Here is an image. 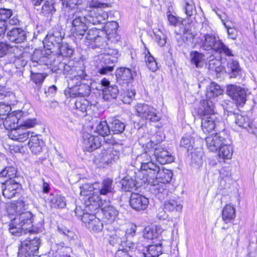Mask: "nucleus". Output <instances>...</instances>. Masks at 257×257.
I'll use <instances>...</instances> for the list:
<instances>
[{
    "label": "nucleus",
    "instance_id": "nucleus-1",
    "mask_svg": "<svg viewBox=\"0 0 257 257\" xmlns=\"http://www.w3.org/2000/svg\"><path fill=\"white\" fill-rule=\"evenodd\" d=\"M31 60L33 63L47 66L53 72L60 73L62 71L72 82L75 81H87L90 79L85 71L83 64L75 63L72 60L69 61L67 63L56 60L55 56L50 49L42 51L36 50L32 55Z\"/></svg>",
    "mask_w": 257,
    "mask_h": 257
},
{
    "label": "nucleus",
    "instance_id": "nucleus-2",
    "mask_svg": "<svg viewBox=\"0 0 257 257\" xmlns=\"http://www.w3.org/2000/svg\"><path fill=\"white\" fill-rule=\"evenodd\" d=\"M87 209L91 212H96L99 208L101 209L103 218L109 223L112 222L118 218L119 212L112 206L109 199H103L98 194L91 195L88 197Z\"/></svg>",
    "mask_w": 257,
    "mask_h": 257
},
{
    "label": "nucleus",
    "instance_id": "nucleus-3",
    "mask_svg": "<svg viewBox=\"0 0 257 257\" xmlns=\"http://www.w3.org/2000/svg\"><path fill=\"white\" fill-rule=\"evenodd\" d=\"M19 120L20 119L16 114L9 113L5 118L3 124L6 130L10 131L9 133L10 139L23 142L29 138L30 132L23 126H18Z\"/></svg>",
    "mask_w": 257,
    "mask_h": 257
},
{
    "label": "nucleus",
    "instance_id": "nucleus-4",
    "mask_svg": "<svg viewBox=\"0 0 257 257\" xmlns=\"http://www.w3.org/2000/svg\"><path fill=\"white\" fill-rule=\"evenodd\" d=\"M68 19L72 24L71 32L73 35L82 37L88 28L86 16H81L75 11L69 14Z\"/></svg>",
    "mask_w": 257,
    "mask_h": 257
},
{
    "label": "nucleus",
    "instance_id": "nucleus-5",
    "mask_svg": "<svg viewBox=\"0 0 257 257\" xmlns=\"http://www.w3.org/2000/svg\"><path fill=\"white\" fill-rule=\"evenodd\" d=\"M40 243L39 238L31 235L28 238L21 241V245L19 248L18 256L19 257H31L37 255Z\"/></svg>",
    "mask_w": 257,
    "mask_h": 257
},
{
    "label": "nucleus",
    "instance_id": "nucleus-6",
    "mask_svg": "<svg viewBox=\"0 0 257 257\" xmlns=\"http://www.w3.org/2000/svg\"><path fill=\"white\" fill-rule=\"evenodd\" d=\"M137 115L142 119L150 122H158L161 118L159 111L154 107L146 103H138L135 106Z\"/></svg>",
    "mask_w": 257,
    "mask_h": 257
},
{
    "label": "nucleus",
    "instance_id": "nucleus-7",
    "mask_svg": "<svg viewBox=\"0 0 257 257\" xmlns=\"http://www.w3.org/2000/svg\"><path fill=\"white\" fill-rule=\"evenodd\" d=\"M201 129L204 134L213 130L220 132L225 130L224 122L216 115L205 116L201 119Z\"/></svg>",
    "mask_w": 257,
    "mask_h": 257
},
{
    "label": "nucleus",
    "instance_id": "nucleus-8",
    "mask_svg": "<svg viewBox=\"0 0 257 257\" xmlns=\"http://www.w3.org/2000/svg\"><path fill=\"white\" fill-rule=\"evenodd\" d=\"M226 92L236 103L237 105H243L246 100V92L245 88L234 84L227 86Z\"/></svg>",
    "mask_w": 257,
    "mask_h": 257
},
{
    "label": "nucleus",
    "instance_id": "nucleus-9",
    "mask_svg": "<svg viewBox=\"0 0 257 257\" xmlns=\"http://www.w3.org/2000/svg\"><path fill=\"white\" fill-rule=\"evenodd\" d=\"M131 207L137 211L146 210L149 203L148 198L139 193H132L129 201Z\"/></svg>",
    "mask_w": 257,
    "mask_h": 257
},
{
    "label": "nucleus",
    "instance_id": "nucleus-10",
    "mask_svg": "<svg viewBox=\"0 0 257 257\" xmlns=\"http://www.w3.org/2000/svg\"><path fill=\"white\" fill-rule=\"evenodd\" d=\"M91 104L85 98H78L74 101H71L70 107L74 113L80 116H84L87 114V111L90 109Z\"/></svg>",
    "mask_w": 257,
    "mask_h": 257
},
{
    "label": "nucleus",
    "instance_id": "nucleus-11",
    "mask_svg": "<svg viewBox=\"0 0 257 257\" xmlns=\"http://www.w3.org/2000/svg\"><path fill=\"white\" fill-rule=\"evenodd\" d=\"M95 212H91V214L84 215L83 222L90 231L98 232L102 230L103 226L100 220L95 215Z\"/></svg>",
    "mask_w": 257,
    "mask_h": 257
},
{
    "label": "nucleus",
    "instance_id": "nucleus-12",
    "mask_svg": "<svg viewBox=\"0 0 257 257\" xmlns=\"http://www.w3.org/2000/svg\"><path fill=\"white\" fill-rule=\"evenodd\" d=\"M101 145V141L99 137L88 133L83 134L82 147L86 151L92 152L100 148Z\"/></svg>",
    "mask_w": 257,
    "mask_h": 257
},
{
    "label": "nucleus",
    "instance_id": "nucleus-13",
    "mask_svg": "<svg viewBox=\"0 0 257 257\" xmlns=\"http://www.w3.org/2000/svg\"><path fill=\"white\" fill-rule=\"evenodd\" d=\"M89 13L86 16L88 24L97 25L99 24H104L108 16L107 13L102 9H96L95 10H88Z\"/></svg>",
    "mask_w": 257,
    "mask_h": 257
},
{
    "label": "nucleus",
    "instance_id": "nucleus-14",
    "mask_svg": "<svg viewBox=\"0 0 257 257\" xmlns=\"http://www.w3.org/2000/svg\"><path fill=\"white\" fill-rule=\"evenodd\" d=\"M98 188H96V191L94 192V194L96 193H99L100 197L107 196L110 197L112 196L114 192V186L113 185V181L110 178H106L104 179L101 183L98 184ZM93 195V194H92Z\"/></svg>",
    "mask_w": 257,
    "mask_h": 257
},
{
    "label": "nucleus",
    "instance_id": "nucleus-15",
    "mask_svg": "<svg viewBox=\"0 0 257 257\" xmlns=\"http://www.w3.org/2000/svg\"><path fill=\"white\" fill-rule=\"evenodd\" d=\"M103 98L106 101L115 99L118 94L117 86L115 85H110V82L106 78L101 80Z\"/></svg>",
    "mask_w": 257,
    "mask_h": 257
},
{
    "label": "nucleus",
    "instance_id": "nucleus-16",
    "mask_svg": "<svg viewBox=\"0 0 257 257\" xmlns=\"http://www.w3.org/2000/svg\"><path fill=\"white\" fill-rule=\"evenodd\" d=\"M19 180H5L2 183L3 194L5 197L11 199L14 197L17 193V190L20 187Z\"/></svg>",
    "mask_w": 257,
    "mask_h": 257
},
{
    "label": "nucleus",
    "instance_id": "nucleus-17",
    "mask_svg": "<svg viewBox=\"0 0 257 257\" xmlns=\"http://www.w3.org/2000/svg\"><path fill=\"white\" fill-rule=\"evenodd\" d=\"M144 166L141 168L142 174L144 175V182L147 183L153 182L152 179H155V175L158 170H159L160 167L154 161H151L150 162L144 163Z\"/></svg>",
    "mask_w": 257,
    "mask_h": 257
},
{
    "label": "nucleus",
    "instance_id": "nucleus-18",
    "mask_svg": "<svg viewBox=\"0 0 257 257\" xmlns=\"http://www.w3.org/2000/svg\"><path fill=\"white\" fill-rule=\"evenodd\" d=\"M110 128L109 125H108L106 121H101L96 126L95 132L100 136L103 137L104 141L107 144L112 145L119 144V140H116L112 136L110 137V138H108L110 133Z\"/></svg>",
    "mask_w": 257,
    "mask_h": 257
},
{
    "label": "nucleus",
    "instance_id": "nucleus-19",
    "mask_svg": "<svg viewBox=\"0 0 257 257\" xmlns=\"http://www.w3.org/2000/svg\"><path fill=\"white\" fill-rule=\"evenodd\" d=\"M101 67L98 68V72L102 75L107 74L113 70L114 64L117 62V58L109 55H104L101 58Z\"/></svg>",
    "mask_w": 257,
    "mask_h": 257
},
{
    "label": "nucleus",
    "instance_id": "nucleus-20",
    "mask_svg": "<svg viewBox=\"0 0 257 257\" xmlns=\"http://www.w3.org/2000/svg\"><path fill=\"white\" fill-rule=\"evenodd\" d=\"M197 113L198 115L203 116L215 115L216 111L214 101L208 98L200 101Z\"/></svg>",
    "mask_w": 257,
    "mask_h": 257
},
{
    "label": "nucleus",
    "instance_id": "nucleus-21",
    "mask_svg": "<svg viewBox=\"0 0 257 257\" xmlns=\"http://www.w3.org/2000/svg\"><path fill=\"white\" fill-rule=\"evenodd\" d=\"M140 244H138L136 248L141 251V257H158L162 253V247L161 243L143 246L142 249H140Z\"/></svg>",
    "mask_w": 257,
    "mask_h": 257
},
{
    "label": "nucleus",
    "instance_id": "nucleus-22",
    "mask_svg": "<svg viewBox=\"0 0 257 257\" xmlns=\"http://www.w3.org/2000/svg\"><path fill=\"white\" fill-rule=\"evenodd\" d=\"M220 41L219 38L215 35L206 34L203 36L201 39L202 45L201 47L206 51L213 50L215 51Z\"/></svg>",
    "mask_w": 257,
    "mask_h": 257
},
{
    "label": "nucleus",
    "instance_id": "nucleus-23",
    "mask_svg": "<svg viewBox=\"0 0 257 257\" xmlns=\"http://www.w3.org/2000/svg\"><path fill=\"white\" fill-rule=\"evenodd\" d=\"M100 32V29L92 28L89 29L87 33L85 38L87 40L89 41L90 43H94V44H92L91 46L93 48L102 47L105 43L104 39L99 36Z\"/></svg>",
    "mask_w": 257,
    "mask_h": 257
},
{
    "label": "nucleus",
    "instance_id": "nucleus-24",
    "mask_svg": "<svg viewBox=\"0 0 257 257\" xmlns=\"http://www.w3.org/2000/svg\"><path fill=\"white\" fill-rule=\"evenodd\" d=\"M206 146L211 152L216 151L222 144L225 141L220 133H216L209 135L205 138Z\"/></svg>",
    "mask_w": 257,
    "mask_h": 257
},
{
    "label": "nucleus",
    "instance_id": "nucleus-25",
    "mask_svg": "<svg viewBox=\"0 0 257 257\" xmlns=\"http://www.w3.org/2000/svg\"><path fill=\"white\" fill-rule=\"evenodd\" d=\"M15 223H19L23 228H27V232L29 233L31 230L33 222L32 214L28 211L16 214V217L13 219Z\"/></svg>",
    "mask_w": 257,
    "mask_h": 257
},
{
    "label": "nucleus",
    "instance_id": "nucleus-26",
    "mask_svg": "<svg viewBox=\"0 0 257 257\" xmlns=\"http://www.w3.org/2000/svg\"><path fill=\"white\" fill-rule=\"evenodd\" d=\"M154 156L156 160L162 165L172 163L174 161L173 156L160 146L154 148Z\"/></svg>",
    "mask_w": 257,
    "mask_h": 257
},
{
    "label": "nucleus",
    "instance_id": "nucleus-27",
    "mask_svg": "<svg viewBox=\"0 0 257 257\" xmlns=\"http://www.w3.org/2000/svg\"><path fill=\"white\" fill-rule=\"evenodd\" d=\"M9 40L15 43H21L26 40V32L19 28H14L8 31L7 34Z\"/></svg>",
    "mask_w": 257,
    "mask_h": 257
},
{
    "label": "nucleus",
    "instance_id": "nucleus-28",
    "mask_svg": "<svg viewBox=\"0 0 257 257\" xmlns=\"http://www.w3.org/2000/svg\"><path fill=\"white\" fill-rule=\"evenodd\" d=\"M45 202L51 209L64 208L66 205L65 197L58 194H51Z\"/></svg>",
    "mask_w": 257,
    "mask_h": 257
},
{
    "label": "nucleus",
    "instance_id": "nucleus-29",
    "mask_svg": "<svg viewBox=\"0 0 257 257\" xmlns=\"http://www.w3.org/2000/svg\"><path fill=\"white\" fill-rule=\"evenodd\" d=\"M153 182H149L150 184V190L152 194H154L159 199L161 200L164 198L167 192L166 185L161 182H156L155 179H152Z\"/></svg>",
    "mask_w": 257,
    "mask_h": 257
},
{
    "label": "nucleus",
    "instance_id": "nucleus-30",
    "mask_svg": "<svg viewBox=\"0 0 257 257\" xmlns=\"http://www.w3.org/2000/svg\"><path fill=\"white\" fill-rule=\"evenodd\" d=\"M126 240L127 237L125 236V233L122 231H118L116 234L110 236L109 238V243L112 246L118 247V249L119 247L124 250L127 249L124 247Z\"/></svg>",
    "mask_w": 257,
    "mask_h": 257
},
{
    "label": "nucleus",
    "instance_id": "nucleus-31",
    "mask_svg": "<svg viewBox=\"0 0 257 257\" xmlns=\"http://www.w3.org/2000/svg\"><path fill=\"white\" fill-rule=\"evenodd\" d=\"M165 209L170 213L179 215L181 212L183 205L178 199H170L164 203Z\"/></svg>",
    "mask_w": 257,
    "mask_h": 257
},
{
    "label": "nucleus",
    "instance_id": "nucleus-32",
    "mask_svg": "<svg viewBox=\"0 0 257 257\" xmlns=\"http://www.w3.org/2000/svg\"><path fill=\"white\" fill-rule=\"evenodd\" d=\"M33 132H30V135L31 134V136L28 143V146L33 154H38L42 152L44 142L37 135L33 136Z\"/></svg>",
    "mask_w": 257,
    "mask_h": 257
},
{
    "label": "nucleus",
    "instance_id": "nucleus-33",
    "mask_svg": "<svg viewBox=\"0 0 257 257\" xmlns=\"http://www.w3.org/2000/svg\"><path fill=\"white\" fill-rule=\"evenodd\" d=\"M17 169L13 166H7L0 172V182L5 180H19Z\"/></svg>",
    "mask_w": 257,
    "mask_h": 257
},
{
    "label": "nucleus",
    "instance_id": "nucleus-34",
    "mask_svg": "<svg viewBox=\"0 0 257 257\" xmlns=\"http://www.w3.org/2000/svg\"><path fill=\"white\" fill-rule=\"evenodd\" d=\"M155 177L156 182H161L166 184L169 182L172 179L173 173L170 170L166 169L163 167L159 168Z\"/></svg>",
    "mask_w": 257,
    "mask_h": 257
},
{
    "label": "nucleus",
    "instance_id": "nucleus-35",
    "mask_svg": "<svg viewBox=\"0 0 257 257\" xmlns=\"http://www.w3.org/2000/svg\"><path fill=\"white\" fill-rule=\"evenodd\" d=\"M16 62V58L14 54L8 56V58H3L0 59V66L3 69L9 74L13 72L15 69L13 63Z\"/></svg>",
    "mask_w": 257,
    "mask_h": 257
},
{
    "label": "nucleus",
    "instance_id": "nucleus-36",
    "mask_svg": "<svg viewBox=\"0 0 257 257\" xmlns=\"http://www.w3.org/2000/svg\"><path fill=\"white\" fill-rule=\"evenodd\" d=\"M190 63L197 68H202L205 61V56L197 51H191L190 53Z\"/></svg>",
    "mask_w": 257,
    "mask_h": 257
},
{
    "label": "nucleus",
    "instance_id": "nucleus-37",
    "mask_svg": "<svg viewBox=\"0 0 257 257\" xmlns=\"http://www.w3.org/2000/svg\"><path fill=\"white\" fill-rule=\"evenodd\" d=\"M117 81H122L123 83H128L133 79V74L131 70L127 68H120L116 71Z\"/></svg>",
    "mask_w": 257,
    "mask_h": 257
},
{
    "label": "nucleus",
    "instance_id": "nucleus-38",
    "mask_svg": "<svg viewBox=\"0 0 257 257\" xmlns=\"http://www.w3.org/2000/svg\"><path fill=\"white\" fill-rule=\"evenodd\" d=\"M226 69L230 77L235 78L241 75V68L238 62L236 60L232 59L228 61L227 63Z\"/></svg>",
    "mask_w": 257,
    "mask_h": 257
},
{
    "label": "nucleus",
    "instance_id": "nucleus-39",
    "mask_svg": "<svg viewBox=\"0 0 257 257\" xmlns=\"http://www.w3.org/2000/svg\"><path fill=\"white\" fill-rule=\"evenodd\" d=\"M64 35L58 30H54L49 33L45 38V41L51 43L53 46H59L61 43Z\"/></svg>",
    "mask_w": 257,
    "mask_h": 257
},
{
    "label": "nucleus",
    "instance_id": "nucleus-40",
    "mask_svg": "<svg viewBox=\"0 0 257 257\" xmlns=\"http://www.w3.org/2000/svg\"><path fill=\"white\" fill-rule=\"evenodd\" d=\"M223 92V90L221 89L220 86L214 82H212L207 88L206 95V98L212 100L221 95Z\"/></svg>",
    "mask_w": 257,
    "mask_h": 257
},
{
    "label": "nucleus",
    "instance_id": "nucleus-41",
    "mask_svg": "<svg viewBox=\"0 0 257 257\" xmlns=\"http://www.w3.org/2000/svg\"><path fill=\"white\" fill-rule=\"evenodd\" d=\"M235 217V210L231 205H226L222 210V217L225 223L230 222Z\"/></svg>",
    "mask_w": 257,
    "mask_h": 257
},
{
    "label": "nucleus",
    "instance_id": "nucleus-42",
    "mask_svg": "<svg viewBox=\"0 0 257 257\" xmlns=\"http://www.w3.org/2000/svg\"><path fill=\"white\" fill-rule=\"evenodd\" d=\"M144 151V153L139 155L137 157V160L141 164V167L144 166V163L148 164L152 161L151 155H154V147L150 148V147L146 146Z\"/></svg>",
    "mask_w": 257,
    "mask_h": 257
},
{
    "label": "nucleus",
    "instance_id": "nucleus-43",
    "mask_svg": "<svg viewBox=\"0 0 257 257\" xmlns=\"http://www.w3.org/2000/svg\"><path fill=\"white\" fill-rule=\"evenodd\" d=\"M227 115L232 116L235 119V123L239 127H242L243 128L250 127V123L248 117L243 116L238 113H235L232 111L228 112Z\"/></svg>",
    "mask_w": 257,
    "mask_h": 257
},
{
    "label": "nucleus",
    "instance_id": "nucleus-44",
    "mask_svg": "<svg viewBox=\"0 0 257 257\" xmlns=\"http://www.w3.org/2000/svg\"><path fill=\"white\" fill-rule=\"evenodd\" d=\"M102 154L103 160L107 164L111 163L118 159V153L112 148L104 150Z\"/></svg>",
    "mask_w": 257,
    "mask_h": 257
},
{
    "label": "nucleus",
    "instance_id": "nucleus-45",
    "mask_svg": "<svg viewBox=\"0 0 257 257\" xmlns=\"http://www.w3.org/2000/svg\"><path fill=\"white\" fill-rule=\"evenodd\" d=\"M9 229L10 232L15 236H21L23 234L27 235L28 233L27 232V228H23L22 225H20L19 223H14L13 220H11Z\"/></svg>",
    "mask_w": 257,
    "mask_h": 257
},
{
    "label": "nucleus",
    "instance_id": "nucleus-46",
    "mask_svg": "<svg viewBox=\"0 0 257 257\" xmlns=\"http://www.w3.org/2000/svg\"><path fill=\"white\" fill-rule=\"evenodd\" d=\"M225 142L223 141V144L219 148L218 156L224 160L230 159L233 154V148L231 146L225 144Z\"/></svg>",
    "mask_w": 257,
    "mask_h": 257
},
{
    "label": "nucleus",
    "instance_id": "nucleus-47",
    "mask_svg": "<svg viewBox=\"0 0 257 257\" xmlns=\"http://www.w3.org/2000/svg\"><path fill=\"white\" fill-rule=\"evenodd\" d=\"M110 132L114 134H121L124 131L125 124L122 121L117 119H112L110 122Z\"/></svg>",
    "mask_w": 257,
    "mask_h": 257
},
{
    "label": "nucleus",
    "instance_id": "nucleus-48",
    "mask_svg": "<svg viewBox=\"0 0 257 257\" xmlns=\"http://www.w3.org/2000/svg\"><path fill=\"white\" fill-rule=\"evenodd\" d=\"M17 48L15 46H11L10 44L6 42H0V57L3 58L6 56V59L8 58V56L12 54V52H14L15 49Z\"/></svg>",
    "mask_w": 257,
    "mask_h": 257
},
{
    "label": "nucleus",
    "instance_id": "nucleus-49",
    "mask_svg": "<svg viewBox=\"0 0 257 257\" xmlns=\"http://www.w3.org/2000/svg\"><path fill=\"white\" fill-rule=\"evenodd\" d=\"M121 188L125 191H132L135 190L136 184L135 181L130 177L123 178L121 181Z\"/></svg>",
    "mask_w": 257,
    "mask_h": 257
},
{
    "label": "nucleus",
    "instance_id": "nucleus-50",
    "mask_svg": "<svg viewBox=\"0 0 257 257\" xmlns=\"http://www.w3.org/2000/svg\"><path fill=\"white\" fill-rule=\"evenodd\" d=\"M55 11L54 3L46 1L42 6L41 13L44 16L49 17L52 16Z\"/></svg>",
    "mask_w": 257,
    "mask_h": 257
},
{
    "label": "nucleus",
    "instance_id": "nucleus-51",
    "mask_svg": "<svg viewBox=\"0 0 257 257\" xmlns=\"http://www.w3.org/2000/svg\"><path fill=\"white\" fill-rule=\"evenodd\" d=\"M28 205L29 203L24 198H22L16 201L14 205L16 214H20L23 212H26L25 210L28 209Z\"/></svg>",
    "mask_w": 257,
    "mask_h": 257
},
{
    "label": "nucleus",
    "instance_id": "nucleus-52",
    "mask_svg": "<svg viewBox=\"0 0 257 257\" xmlns=\"http://www.w3.org/2000/svg\"><path fill=\"white\" fill-rule=\"evenodd\" d=\"M73 52L72 47L67 43H62L59 46V55L62 57H70Z\"/></svg>",
    "mask_w": 257,
    "mask_h": 257
},
{
    "label": "nucleus",
    "instance_id": "nucleus-53",
    "mask_svg": "<svg viewBox=\"0 0 257 257\" xmlns=\"http://www.w3.org/2000/svg\"><path fill=\"white\" fill-rule=\"evenodd\" d=\"M81 81L80 84L77 83L78 91V96L79 97H85L90 93L91 89L88 84H85Z\"/></svg>",
    "mask_w": 257,
    "mask_h": 257
},
{
    "label": "nucleus",
    "instance_id": "nucleus-54",
    "mask_svg": "<svg viewBox=\"0 0 257 257\" xmlns=\"http://www.w3.org/2000/svg\"><path fill=\"white\" fill-rule=\"evenodd\" d=\"M81 81H75L74 82L71 81L72 83H76V84L71 87L68 88L65 90L64 94L65 96L71 98L79 97V96H78L77 83H79V82Z\"/></svg>",
    "mask_w": 257,
    "mask_h": 257
},
{
    "label": "nucleus",
    "instance_id": "nucleus-55",
    "mask_svg": "<svg viewBox=\"0 0 257 257\" xmlns=\"http://www.w3.org/2000/svg\"><path fill=\"white\" fill-rule=\"evenodd\" d=\"M203 153L201 151L191 152V163L195 167H199L202 163Z\"/></svg>",
    "mask_w": 257,
    "mask_h": 257
},
{
    "label": "nucleus",
    "instance_id": "nucleus-56",
    "mask_svg": "<svg viewBox=\"0 0 257 257\" xmlns=\"http://www.w3.org/2000/svg\"><path fill=\"white\" fill-rule=\"evenodd\" d=\"M215 52H218L219 54H223L227 56H233L232 51L228 48V47L225 45L220 40L218 45L216 47V49L215 50Z\"/></svg>",
    "mask_w": 257,
    "mask_h": 257
},
{
    "label": "nucleus",
    "instance_id": "nucleus-57",
    "mask_svg": "<svg viewBox=\"0 0 257 257\" xmlns=\"http://www.w3.org/2000/svg\"><path fill=\"white\" fill-rule=\"evenodd\" d=\"M164 138V136L161 132L156 133L152 137V139L146 144L147 147L155 148V146L161 143Z\"/></svg>",
    "mask_w": 257,
    "mask_h": 257
},
{
    "label": "nucleus",
    "instance_id": "nucleus-58",
    "mask_svg": "<svg viewBox=\"0 0 257 257\" xmlns=\"http://www.w3.org/2000/svg\"><path fill=\"white\" fill-rule=\"evenodd\" d=\"M11 103L8 98L5 99V102H0V115H6L9 114L11 110Z\"/></svg>",
    "mask_w": 257,
    "mask_h": 257
},
{
    "label": "nucleus",
    "instance_id": "nucleus-59",
    "mask_svg": "<svg viewBox=\"0 0 257 257\" xmlns=\"http://www.w3.org/2000/svg\"><path fill=\"white\" fill-rule=\"evenodd\" d=\"M136 92L135 90H128L124 92L121 95V100L124 103L130 104L135 98Z\"/></svg>",
    "mask_w": 257,
    "mask_h": 257
},
{
    "label": "nucleus",
    "instance_id": "nucleus-60",
    "mask_svg": "<svg viewBox=\"0 0 257 257\" xmlns=\"http://www.w3.org/2000/svg\"><path fill=\"white\" fill-rule=\"evenodd\" d=\"M155 38L160 47L165 46L166 43V38L163 33L159 29L154 31Z\"/></svg>",
    "mask_w": 257,
    "mask_h": 257
},
{
    "label": "nucleus",
    "instance_id": "nucleus-61",
    "mask_svg": "<svg viewBox=\"0 0 257 257\" xmlns=\"http://www.w3.org/2000/svg\"><path fill=\"white\" fill-rule=\"evenodd\" d=\"M88 201V199L85 201V208L84 209H83L81 206H76L74 210L76 216L80 217L82 222L84 215L91 214V211L90 210L87 209V202Z\"/></svg>",
    "mask_w": 257,
    "mask_h": 257
},
{
    "label": "nucleus",
    "instance_id": "nucleus-62",
    "mask_svg": "<svg viewBox=\"0 0 257 257\" xmlns=\"http://www.w3.org/2000/svg\"><path fill=\"white\" fill-rule=\"evenodd\" d=\"M46 76L47 75L45 73H34L32 75V79L36 84L37 87L40 88Z\"/></svg>",
    "mask_w": 257,
    "mask_h": 257
},
{
    "label": "nucleus",
    "instance_id": "nucleus-63",
    "mask_svg": "<svg viewBox=\"0 0 257 257\" xmlns=\"http://www.w3.org/2000/svg\"><path fill=\"white\" fill-rule=\"evenodd\" d=\"M81 3V0H64L62 2L63 7L66 9L71 10V13L74 12L73 10L77 5H80Z\"/></svg>",
    "mask_w": 257,
    "mask_h": 257
},
{
    "label": "nucleus",
    "instance_id": "nucleus-64",
    "mask_svg": "<svg viewBox=\"0 0 257 257\" xmlns=\"http://www.w3.org/2000/svg\"><path fill=\"white\" fill-rule=\"evenodd\" d=\"M191 139L189 137H183L180 142L181 147L187 149V151L192 150L194 148V142H192Z\"/></svg>",
    "mask_w": 257,
    "mask_h": 257
}]
</instances>
